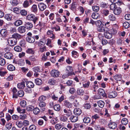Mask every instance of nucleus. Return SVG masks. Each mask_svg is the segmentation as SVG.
<instances>
[{
  "mask_svg": "<svg viewBox=\"0 0 130 130\" xmlns=\"http://www.w3.org/2000/svg\"><path fill=\"white\" fill-rule=\"evenodd\" d=\"M102 23L100 21H98L95 22V24L96 26L98 27V31L104 32H108L107 30L106 31L105 30L107 28H105V29L102 26Z\"/></svg>",
  "mask_w": 130,
  "mask_h": 130,
  "instance_id": "nucleus-1",
  "label": "nucleus"
},
{
  "mask_svg": "<svg viewBox=\"0 0 130 130\" xmlns=\"http://www.w3.org/2000/svg\"><path fill=\"white\" fill-rule=\"evenodd\" d=\"M26 18V19L28 20L32 21L34 24L36 23L38 19V17H36L35 15L33 14L28 15Z\"/></svg>",
  "mask_w": 130,
  "mask_h": 130,
  "instance_id": "nucleus-2",
  "label": "nucleus"
},
{
  "mask_svg": "<svg viewBox=\"0 0 130 130\" xmlns=\"http://www.w3.org/2000/svg\"><path fill=\"white\" fill-rule=\"evenodd\" d=\"M8 42L11 46H13L16 44L17 43V39L12 37L9 38L7 40Z\"/></svg>",
  "mask_w": 130,
  "mask_h": 130,
  "instance_id": "nucleus-3",
  "label": "nucleus"
},
{
  "mask_svg": "<svg viewBox=\"0 0 130 130\" xmlns=\"http://www.w3.org/2000/svg\"><path fill=\"white\" fill-rule=\"evenodd\" d=\"M27 36L26 38L27 41L30 43H33L35 41L34 37H32V34L31 33H28Z\"/></svg>",
  "mask_w": 130,
  "mask_h": 130,
  "instance_id": "nucleus-4",
  "label": "nucleus"
},
{
  "mask_svg": "<svg viewBox=\"0 0 130 130\" xmlns=\"http://www.w3.org/2000/svg\"><path fill=\"white\" fill-rule=\"evenodd\" d=\"M51 75L53 77H57L59 75V72L56 70H52L51 72Z\"/></svg>",
  "mask_w": 130,
  "mask_h": 130,
  "instance_id": "nucleus-5",
  "label": "nucleus"
},
{
  "mask_svg": "<svg viewBox=\"0 0 130 130\" xmlns=\"http://www.w3.org/2000/svg\"><path fill=\"white\" fill-rule=\"evenodd\" d=\"M45 42L46 40L44 39H41L38 42V45L40 47H43L45 45Z\"/></svg>",
  "mask_w": 130,
  "mask_h": 130,
  "instance_id": "nucleus-6",
  "label": "nucleus"
},
{
  "mask_svg": "<svg viewBox=\"0 0 130 130\" xmlns=\"http://www.w3.org/2000/svg\"><path fill=\"white\" fill-rule=\"evenodd\" d=\"M108 126L110 128L112 129H114L117 127V124L113 122L110 123L108 124Z\"/></svg>",
  "mask_w": 130,
  "mask_h": 130,
  "instance_id": "nucleus-7",
  "label": "nucleus"
},
{
  "mask_svg": "<svg viewBox=\"0 0 130 130\" xmlns=\"http://www.w3.org/2000/svg\"><path fill=\"white\" fill-rule=\"evenodd\" d=\"M31 0H26L25 1L23 4V6L24 7H27L32 3Z\"/></svg>",
  "mask_w": 130,
  "mask_h": 130,
  "instance_id": "nucleus-8",
  "label": "nucleus"
},
{
  "mask_svg": "<svg viewBox=\"0 0 130 130\" xmlns=\"http://www.w3.org/2000/svg\"><path fill=\"white\" fill-rule=\"evenodd\" d=\"M117 92L115 91H111L108 93L109 97L110 98H114L117 95Z\"/></svg>",
  "mask_w": 130,
  "mask_h": 130,
  "instance_id": "nucleus-9",
  "label": "nucleus"
},
{
  "mask_svg": "<svg viewBox=\"0 0 130 130\" xmlns=\"http://www.w3.org/2000/svg\"><path fill=\"white\" fill-rule=\"evenodd\" d=\"M99 93L100 95H102L104 97L106 96V94L105 93L104 90L102 88H100L99 89Z\"/></svg>",
  "mask_w": 130,
  "mask_h": 130,
  "instance_id": "nucleus-10",
  "label": "nucleus"
},
{
  "mask_svg": "<svg viewBox=\"0 0 130 130\" xmlns=\"http://www.w3.org/2000/svg\"><path fill=\"white\" fill-rule=\"evenodd\" d=\"M64 104L65 106L69 108H71L72 106V104L67 100L64 101Z\"/></svg>",
  "mask_w": 130,
  "mask_h": 130,
  "instance_id": "nucleus-11",
  "label": "nucleus"
},
{
  "mask_svg": "<svg viewBox=\"0 0 130 130\" xmlns=\"http://www.w3.org/2000/svg\"><path fill=\"white\" fill-rule=\"evenodd\" d=\"M121 9L119 7H117L113 11L114 14L116 15H119L121 12Z\"/></svg>",
  "mask_w": 130,
  "mask_h": 130,
  "instance_id": "nucleus-12",
  "label": "nucleus"
},
{
  "mask_svg": "<svg viewBox=\"0 0 130 130\" xmlns=\"http://www.w3.org/2000/svg\"><path fill=\"white\" fill-rule=\"evenodd\" d=\"M74 113L76 115H79L82 113V111L79 108H75L74 110Z\"/></svg>",
  "mask_w": 130,
  "mask_h": 130,
  "instance_id": "nucleus-13",
  "label": "nucleus"
},
{
  "mask_svg": "<svg viewBox=\"0 0 130 130\" xmlns=\"http://www.w3.org/2000/svg\"><path fill=\"white\" fill-rule=\"evenodd\" d=\"M39 9L41 11L44 10L46 8V6L43 3H40L38 5Z\"/></svg>",
  "mask_w": 130,
  "mask_h": 130,
  "instance_id": "nucleus-14",
  "label": "nucleus"
},
{
  "mask_svg": "<svg viewBox=\"0 0 130 130\" xmlns=\"http://www.w3.org/2000/svg\"><path fill=\"white\" fill-rule=\"evenodd\" d=\"M5 57L7 59H11L12 58L13 55L10 52H7L5 54Z\"/></svg>",
  "mask_w": 130,
  "mask_h": 130,
  "instance_id": "nucleus-15",
  "label": "nucleus"
},
{
  "mask_svg": "<svg viewBox=\"0 0 130 130\" xmlns=\"http://www.w3.org/2000/svg\"><path fill=\"white\" fill-rule=\"evenodd\" d=\"M27 86L28 88H31L34 87V85L33 83L31 81H27L26 82Z\"/></svg>",
  "mask_w": 130,
  "mask_h": 130,
  "instance_id": "nucleus-16",
  "label": "nucleus"
},
{
  "mask_svg": "<svg viewBox=\"0 0 130 130\" xmlns=\"http://www.w3.org/2000/svg\"><path fill=\"white\" fill-rule=\"evenodd\" d=\"M76 92L77 94L80 95H83V93H84V90L80 88L77 89Z\"/></svg>",
  "mask_w": 130,
  "mask_h": 130,
  "instance_id": "nucleus-17",
  "label": "nucleus"
},
{
  "mask_svg": "<svg viewBox=\"0 0 130 130\" xmlns=\"http://www.w3.org/2000/svg\"><path fill=\"white\" fill-rule=\"evenodd\" d=\"M67 73L69 75H70L72 74L73 71L72 68L71 66H69L67 67L66 69Z\"/></svg>",
  "mask_w": 130,
  "mask_h": 130,
  "instance_id": "nucleus-18",
  "label": "nucleus"
},
{
  "mask_svg": "<svg viewBox=\"0 0 130 130\" xmlns=\"http://www.w3.org/2000/svg\"><path fill=\"white\" fill-rule=\"evenodd\" d=\"M78 119V117L77 116H72L70 117V120L71 122H76Z\"/></svg>",
  "mask_w": 130,
  "mask_h": 130,
  "instance_id": "nucleus-19",
  "label": "nucleus"
},
{
  "mask_svg": "<svg viewBox=\"0 0 130 130\" xmlns=\"http://www.w3.org/2000/svg\"><path fill=\"white\" fill-rule=\"evenodd\" d=\"M108 18L109 20L112 21H115L116 19L115 16L112 14H110L109 15Z\"/></svg>",
  "mask_w": 130,
  "mask_h": 130,
  "instance_id": "nucleus-20",
  "label": "nucleus"
},
{
  "mask_svg": "<svg viewBox=\"0 0 130 130\" xmlns=\"http://www.w3.org/2000/svg\"><path fill=\"white\" fill-rule=\"evenodd\" d=\"M31 10L33 12L36 13L37 11L38 8L36 4H34L32 6Z\"/></svg>",
  "mask_w": 130,
  "mask_h": 130,
  "instance_id": "nucleus-21",
  "label": "nucleus"
},
{
  "mask_svg": "<svg viewBox=\"0 0 130 130\" xmlns=\"http://www.w3.org/2000/svg\"><path fill=\"white\" fill-rule=\"evenodd\" d=\"M109 11L107 9L103 10L101 11V13L104 16H107L109 14Z\"/></svg>",
  "mask_w": 130,
  "mask_h": 130,
  "instance_id": "nucleus-22",
  "label": "nucleus"
},
{
  "mask_svg": "<svg viewBox=\"0 0 130 130\" xmlns=\"http://www.w3.org/2000/svg\"><path fill=\"white\" fill-rule=\"evenodd\" d=\"M18 87L20 89H22L25 87V83L24 82L19 83L17 85Z\"/></svg>",
  "mask_w": 130,
  "mask_h": 130,
  "instance_id": "nucleus-23",
  "label": "nucleus"
},
{
  "mask_svg": "<svg viewBox=\"0 0 130 130\" xmlns=\"http://www.w3.org/2000/svg\"><path fill=\"white\" fill-rule=\"evenodd\" d=\"M99 16V14L97 12L93 13L92 15V18L94 19H97Z\"/></svg>",
  "mask_w": 130,
  "mask_h": 130,
  "instance_id": "nucleus-24",
  "label": "nucleus"
},
{
  "mask_svg": "<svg viewBox=\"0 0 130 130\" xmlns=\"http://www.w3.org/2000/svg\"><path fill=\"white\" fill-rule=\"evenodd\" d=\"M40 110L37 107L34 108L33 112L34 113L35 115H37L40 112Z\"/></svg>",
  "mask_w": 130,
  "mask_h": 130,
  "instance_id": "nucleus-25",
  "label": "nucleus"
},
{
  "mask_svg": "<svg viewBox=\"0 0 130 130\" xmlns=\"http://www.w3.org/2000/svg\"><path fill=\"white\" fill-rule=\"evenodd\" d=\"M25 28L24 26H21L18 28V30L20 32H25Z\"/></svg>",
  "mask_w": 130,
  "mask_h": 130,
  "instance_id": "nucleus-26",
  "label": "nucleus"
},
{
  "mask_svg": "<svg viewBox=\"0 0 130 130\" xmlns=\"http://www.w3.org/2000/svg\"><path fill=\"white\" fill-rule=\"evenodd\" d=\"M77 6V5L76 3L74 2L73 3L71 7V9L73 11H75L76 10Z\"/></svg>",
  "mask_w": 130,
  "mask_h": 130,
  "instance_id": "nucleus-27",
  "label": "nucleus"
},
{
  "mask_svg": "<svg viewBox=\"0 0 130 130\" xmlns=\"http://www.w3.org/2000/svg\"><path fill=\"white\" fill-rule=\"evenodd\" d=\"M16 124L19 128L22 127L23 125V122L21 121H17L16 122Z\"/></svg>",
  "mask_w": 130,
  "mask_h": 130,
  "instance_id": "nucleus-28",
  "label": "nucleus"
},
{
  "mask_svg": "<svg viewBox=\"0 0 130 130\" xmlns=\"http://www.w3.org/2000/svg\"><path fill=\"white\" fill-rule=\"evenodd\" d=\"M98 105V106L100 107L101 108L103 107L104 105V103L102 101H99L97 102Z\"/></svg>",
  "mask_w": 130,
  "mask_h": 130,
  "instance_id": "nucleus-29",
  "label": "nucleus"
},
{
  "mask_svg": "<svg viewBox=\"0 0 130 130\" xmlns=\"http://www.w3.org/2000/svg\"><path fill=\"white\" fill-rule=\"evenodd\" d=\"M7 69L9 71H12L15 70V68L13 65L9 64L8 66Z\"/></svg>",
  "mask_w": 130,
  "mask_h": 130,
  "instance_id": "nucleus-30",
  "label": "nucleus"
},
{
  "mask_svg": "<svg viewBox=\"0 0 130 130\" xmlns=\"http://www.w3.org/2000/svg\"><path fill=\"white\" fill-rule=\"evenodd\" d=\"M104 35L105 37L108 39H110L112 37V34L111 33H104Z\"/></svg>",
  "mask_w": 130,
  "mask_h": 130,
  "instance_id": "nucleus-31",
  "label": "nucleus"
},
{
  "mask_svg": "<svg viewBox=\"0 0 130 130\" xmlns=\"http://www.w3.org/2000/svg\"><path fill=\"white\" fill-rule=\"evenodd\" d=\"M114 79L117 81H120L121 79V76L120 75H116L113 77Z\"/></svg>",
  "mask_w": 130,
  "mask_h": 130,
  "instance_id": "nucleus-32",
  "label": "nucleus"
},
{
  "mask_svg": "<svg viewBox=\"0 0 130 130\" xmlns=\"http://www.w3.org/2000/svg\"><path fill=\"white\" fill-rule=\"evenodd\" d=\"M63 111L65 115L68 117H69L71 114V112L70 110H67L66 109L63 110Z\"/></svg>",
  "mask_w": 130,
  "mask_h": 130,
  "instance_id": "nucleus-33",
  "label": "nucleus"
},
{
  "mask_svg": "<svg viewBox=\"0 0 130 130\" xmlns=\"http://www.w3.org/2000/svg\"><path fill=\"white\" fill-rule=\"evenodd\" d=\"M32 24L28 22L25 24V27L27 29H30L32 27Z\"/></svg>",
  "mask_w": 130,
  "mask_h": 130,
  "instance_id": "nucleus-34",
  "label": "nucleus"
},
{
  "mask_svg": "<svg viewBox=\"0 0 130 130\" xmlns=\"http://www.w3.org/2000/svg\"><path fill=\"white\" fill-rule=\"evenodd\" d=\"M36 84L38 85H40L42 83V80L39 78H37L35 80Z\"/></svg>",
  "mask_w": 130,
  "mask_h": 130,
  "instance_id": "nucleus-35",
  "label": "nucleus"
},
{
  "mask_svg": "<svg viewBox=\"0 0 130 130\" xmlns=\"http://www.w3.org/2000/svg\"><path fill=\"white\" fill-rule=\"evenodd\" d=\"M34 107L31 105L28 106L26 108V110L28 111H32L34 110Z\"/></svg>",
  "mask_w": 130,
  "mask_h": 130,
  "instance_id": "nucleus-36",
  "label": "nucleus"
},
{
  "mask_svg": "<svg viewBox=\"0 0 130 130\" xmlns=\"http://www.w3.org/2000/svg\"><path fill=\"white\" fill-rule=\"evenodd\" d=\"M12 37L13 38L17 39H20L21 37V35L18 33H15L12 35Z\"/></svg>",
  "mask_w": 130,
  "mask_h": 130,
  "instance_id": "nucleus-37",
  "label": "nucleus"
},
{
  "mask_svg": "<svg viewBox=\"0 0 130 130\" xmlns=\"http://www.w3.org/2000/svg\"><path fill=\"white\" fill-rule=\"evenodd\" d=\"M118 27H117V25H115L113 26L111 30V32H117L118 31Z\"/></svg>",
  "mask_w": 130,
  "mask_h": 130,
  "instance_id": "nucleus-38",
  "label": "nucleus"
},
{
  "mask_svg": "<svg viewBox=\"0 0 130 130\" xmlns=\"http://www.w3.org/2000/svg\"><path fill=\"white\" fill-rule=\"evenodd\" d=\"M17 109L18 112L20 113H24L25 112V109H22L20 107L17 108Z\"/></svg>",
  "mask_w": 130,
  "mask_h": 130,
  "instance_id": "nucleus-39",
  "label": "nucleus"
},
{
  "mask_svg": "<svg viewBox=\"0 0 130 130\" xmlns=\"http://www.w3.org/2000/svg\"><path fill=\"white\" fill-rule=\"evenodd\" d=\"M91 121L90 119L88 117H85L83 119L84 122L85 123H88L90 122Z\"/></svg>",
  "mask_w": 130,
  "mask_h": 130,
  "instance_id": "nucleus-40",
  "label": "nucleus"
},
{
  "mask_svg": "<svg viewBox=\"0 0 130 130\" xmlns=\"http://www.w3.org/2000/svg\"><path fill=\"white\" fill-rule=\"evenodd\" d=\"M22 23V21L20 20H19L16 21L14 23V25L16 26H18Z\"/></svg>",
  "mask_w": 130,
  "mask_h": 130,
  "instance_id": "nucleus-41",
  "label": "nucleus"
},
{
  "mask_svg": "<svg viewBox=\"0 0 130 130\" xmlns=\"http://www.w3.org/2000/svg\"><path fill=\"white\" fill-rule=\"evenodd\" d=\"M83 87L84 88H88L90 85V83L89 81L86 82H83Z\"/></svg>",
  "mask_w": 130,
  "mask_h": 130,
  "instance_id": "nucleus-42",
  "label": "nucleus"
},
{
  "mask_svg": "<svg viewBox=\"0 0 130 130\" xmlns=\"http://www.w3.org/2000/svg\"><path fill=\"white\" fill-rule=\"evenodd\" d=\"M6 63L5 59L3 58H0V65L4 66Z\"/></svg>",
  "mask_w": 130,
  "mask_h": 130,
  "instance_id": "nucleus-43",
  "label": "nucleus"
},
{
  "mask_svg": "<svg viewBox=\"0 0 130 130\" xmlns=\"http://www.w3.org/2000/svg\"><path fill=\"white\" fill-rule=\"evenodd\" d=\"M54 109L57 111H59L60 109V106L59 104L55 105L54 106Z\"/></svg>",
  "mask_w": 130,
  "mask_h": 130,
  "instance_id": "nucleus-44",
  "label": "nucleus"
},
{
  "mask_svg": "<svg viewBox=\"0 0 130 130\" xmlns=\"http://www.w3.org/2000/svg\"><path fill=\"white\" fill-rule=\"evenodd\" d=\"M19 2L18 0H12L11 3L12 6H16L19 3Z\"/></svg>",
  "mask_w": 130,
  "mask_h": 130,
  "instance_id": "nucleus-45",
  "label": "nucleus"
},
{
  "mask_svg": "<svg viewBox=\"0 0 130 130\" xmlns=\"http://www.w3.org/2000/svg\"><path fill=\"white\" fill-rule=\"evenodd\" d=\"M121 123L122 124L126 125L128 123V120L126 118H123L121 121Z\"/></svg>",
  "mask_w": 130,
  "mask_h": 130,
  "instance_id": "nucleus-46",
  "label": "nucleus"
},
{
  "mask_svg": "<svg viewBox=\"0 0 130 130\" xmlns=\"http://www.w3.org/2000/svg\"><path fill=\"white\" fill-rule=\"evenodd\" d=\"M72 56L73 57L76 58L78 55V54L75 51H73L72 52Z\"/></svg>",
  "mask_w": 130,
  "mask_h": 130,
  "instance_id": "nucleus-47",
  "label": "nucleus"
},
{
  "mask_svg": "<svg viewBox=\"0 0 130 130\" xmlns=\"http://www.w3.org/2000/svg\"><path fill=\"white\" fill-rule=\"evenodd\" d=\"M20 104L22 107H25L26 106V102L24 100L21 101Z\"/></svg>",
  "mask_w": 130,
  "mask_h": 130,
  "instance_id": "nucleus-48",
  "label": "nucleus"
},
{
  "mask_svg": "<svg viewBox=\"0 0 130 130\" xmlns=\"http://www.w3.org/2000/svg\"><path fill=\"white\" fill-rule=\"evenodd\" d=\"M46 99V97L42 95L40 96L39 99V101L40 102H43Z\"/></svg>",
  "mask_w": 130,
  "mask_h": 130,
  "instance_id": "nucleus-49",
  "label": "nucleus"
},
{
  "mask_svg": "<svg viewBox=\"0 0 130 130\" xmlns=\"http://www.w3.org/2000/svg\"><path fill=\"white\" fill-rule=\"evenodd\" d=\"M5 18L8 21H10L12 18L11 15L10 14H7L5 15Z\"/></svg>",
  "mask_w": 130,
  "mask_h": 130,
  "instance_id": "nucleus-50",
  "label": "nucleus"
},
{
  "mask_svg": "<svg viewBox=\"0 0 130 130\" xmlns=\"http://www.w3.org/2000/svg\"><path fill=\"white\" fill-rule=\"evenodd\" d=\"M26 52L28 54H33L34 53V50L32 48H28L26 50Z\"/></svg>",
  "mask_w": 130,
  "mask_h": 130,
  "instance_id": "nucleus-51",
  "label": "nucleus"
},
{
  "mask_svg": "<svg viewBox=\"0 0 130 130\" xmlns=\"http://www.w3.org/2000/svg\"><path fill=\"white\" fill-rule=\"evenodd\" d=\"M92 9L94 11L98 12L99 10V6H92Z\"/></svg>",
  "mask_w": 130,
  "mask_h": 130,
  "instance_id": "nucleus-52",
  "label": "nucleus"
},
{
  "mask_svg": "<svg viewBox=\"0 0 130 130\" xmlns=\"http://www.w3.org/2000/svg\"><path fill=\"white\" fill-rule=\"evenodd\" d=\"M68 120V118L66 116L62 115L61 116V117L60 118V120L63 122H65L67 121Z\"/></svg>",
  "mask_w": 130,
  "mask_h": 130,
  "instance_id": "nucleus-53",
  "label": "nucleus"
},
{
  "mask_svg": "<svg viewBox=\"0 0 130 130\" xmlns=\"http://www.w3.org/2000/svg\"><path fill=\"white\" fill-rule=\"evenodd\" d=\"M14 50L16 51L20 52L21 51L22 49L21 47L19 46H17L14 47Z\"/></svg>",
  "mask_w": 130,
  "mask_h": 130,
  "instance_id": "nucleus-54",
  "label": "nucleus"
},
{
  "mask_svg": "<svg viewBox=\"0 0 130 130\" xmlns=\"http://www.w3.org/2000/svg\"><path fill=\"white\" fill-rule=\"evenodd\" d=\"M24 92L22 90L19 91L18 92V96L20 97H23L24 95Z\"/></svg>",
  "mask_w": 130,
  "mask_h": 130,
  "instance_id": "nucleus-55",
  "label": "nucleus"
},
{
  "mask_svg": "<svg viewBox=\"0 0 130 130\" xmlns=\"http://www.w3.org/2000/svg\"><path fill=\"white\" fill-rule=\"evenodd\" d=\"M123 26L125 28H127L129 27L130 25L127 22H125L123 24Z\"/></svg>",
  "mask_w": 130,
  "mask_h": 130,
  "instance_id": "nucleus-56",
  "label": "nucleus"
},
{
  "mask_svg": "<svg viewBox=\"0 0 130 130\" xmlns=\"http://www.w3.org/2000/svg\"><path fill=\"white\" fill-rule=\"evenodd\" d=\"M56 82L54 79H51L48 80V83L50 85H53Z\"/></svg>",
  "mask_w": 130,
  "mask_h": 130,
  "instance_id": "nucleus-57",
  "label": "nucleus"
},
{
  "mask_svg": "<svg viewBox=\"0 0 130 130\" xmlns=\"http://www.w3.org/2000/svg\"><path fill=\"white\" fill-rule=\"evenodd\" d=\"M36 57L34 56H32L29 57V59L31 61H34L36 60Z\"/></svg>",
  "mask_w": 130,
  "mask_h": 130,
  "instance_id": "nucleus-58",
  "label": "nucleus"
},
{
  "mask_svg": "<svg viewBox=\"0 0 130 130\" xmlns=\"http://www.w3.org/2000/svg\"><path fill=\"white\" fill-rule=\"evenodd\" d=\"M84 107L85 109H89L91 107V105L89 103H87L85 104Z\"/></svg>",
  "mask_w": 130,
  "mask_h": 130,
  "instance_id": "nucleus-59",
  "label": "nucleus"
},
{
  "mask_svg": "<svg viewBox=\"0 0 130 130\" xmlns=\"http://www.w3.org/2000/svg\"><path fill=\"white\" fill-rule=\"evenodd\" d=\"M116 7H117L116 5L114 4H111L110 6V9L113 10V11L116 8Z\"/></svg>",
  "mask_w": 130,
  "mask_h": 130,
  "instance_id": "nucleus-60",
  "label": "nucleus"
},
{
  "mask_svg": "<svg viewBox=\"0 0 130 130\" xmlns=\"http://www.w3.org/2000/svg\"><path fill=\"white\" fill-rule=\"evenodd\" d=\"M25 91L28 93H30L32 92V90L31 88H25Z\"/></svg>",
  "mask_w": 130,
  "mask_h": 130,
  "instance_id": "nucleus-61",
  "label": "nucleus"
},
{
  "mask_svg": "<svg viewBox=\"0 0 130 130\" xmlns=\"http://www.w3.org/2000/svg\"><path fill=\"white\" fill-rule=\"evenodd\" d=\"M62 125L60 124H57L55 126V128L57 129H60L62 127Z\"/></svg>",
  "mask_w": 130,
  "mask_h": 130,
  "instance_id": "nucleus-62",
  "label": "nucleus"
},
{
  "mask_svg": "<svg viewBox=\"0 0 130 130\" xmlns=\"http://www.w3.org/2000/svg\"><path fill=\"white\" fill-rule=\"evenodd\" d=\"M122 41L123 40L122 38L118 39L117 40V44L118 45H121L122 44Z\"/></svg>",
  "mask_w": 130,
  "mask_h": 130,
  "instance_id": "nucleus-63",
  "label": "nucleus"
},
{
  "mask_svg": "<svg viewBox=\"0 0 130 130\" xmlns=\"http://www.w3.org/2000/svg\"><path fill=\"white\" fill-rule=\"evenodd\" d=\"M36 129V126L34 125H32L29 127V130H35Z\"/></svg>",
  "mask_w": 130,
  "mask_h": 130,
  "instance_id": "nucleus-64",
  "label": "nucleus"
}]
</instances>
